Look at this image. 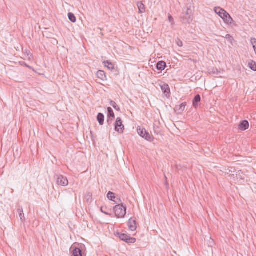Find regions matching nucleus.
<instances>
[{"mask_svg": "<svg viewBox=\"0 0 256 256\" xmlns=\"http://www.w3.org/2000/svg\"><path fill=\"white\" fill-rule=\"evenodd\" d=\"M107 209V208L106 206H102L101 208H100V210L101 212L104 214H105L106 215H108V216H110V214L106 212L105 210H106Z\"/></svg>", "mask_w": 256, "mask_h": 256, "instance_id": "cd10ccee", "label": "nucleus"}, {"mask_svg": "<svg viewBox=\"0 0 256 256\" xmlns=\"http://www.w3.org/2000/svg\"><path fill=\"white\" fill-rule=\"evenodd\" d=\"M186 106V102H184L181 104L180 105L178 106V108L177 106L176 107V108L182 112L184 110Z\"/></svg>", "mask_w": 256, "mask_h": 256, "instance_id": "4be33fe9", "label": "nucleus"}, {"mask_svg": "<svg viewBox=\"0 0 256 256\" xmlns=\"http://www.w3.org/2000/svg\"><path fill=\"white\" fill-rule=\"evenodd\" d=\"M249 68L253 71H256V62L254 60H251L248 64Z\"/></svg>", "mask_w": 256, "mask_h": 256, "instance_id": "412c9836", "label": "nucleus"}, {"mask_svg": "<svg viewBox=\"0 0 256 256\" xmlns=\"http://www.w3.org/2000/svg\"><path fill=\"white\" fill-rule=\"evenodd\" d=\"M250 42L256 54V38H250Z\"/></svg>", "mask_w": 256, "mask_h": 256, "instance_id": "a878e982", "label": "nucleus"}, {"mask_svg": "<svg viewBox=\"0 0 256 256\" xmlns=\"http://www.w3.org/2000/svg\"><path fill=\"white\" fill-rule=\"evenodd\" d=\"M115 236H118L121 240L128 244H134L136 242V238L130 237L126 234H122L119 232H116L115 234Z\"/></svg>", "mask_w": 256, "mask_h": 256, "instance_id": "39448f33", "label": "nucleus"}, {"mask_svg": "<svg viewBox=\"0 0 256 256\" xmlns=\"http://www.w3.org/2000/svg\"><path fill=\"white\" fill-rule=\"evenodd\" d=\"M68 18L72 22H76V18L74 14L72 12L68 13Z\"/></svg>", "mask_w": 256, "mask_h": 256, "instance_id": "aec40b11", "label": "nucleus"}, {"mask_svg": "<svg viewBox=\"0 0 256 256\" xmlns=\"http://www.w3.org/2000/svg\"><path fill=\"white\" fill-rule=\"evenodd\" d=\"M176 41V44L178 46H180V47L182 46L183 44H182V42L181 40L178 38V40Z\"/></svg>", "mask_w": 256, "mask_h": 256, "instance_id": "c756f323", "label": "nucleus"}, {"mask_svg": "<svg viewBox=\"0 0 256 256\" xmlns=\"http://www.w3.org/2000/svg\"><path fill=\"white\" fill-rule=\"evenodd\" d=\"M107 198H108L112 201H114V200H116V197L115 196V194L112 192H109L107 194Z\"/></svg>", "mask_w": 256, "mask_h": 256, "instance_id": "6ab92c4d", "label": "nucleus"}, {"mask_svg": "<svg viewBox=\"0 0 256 256\" xmlns=\"http://www.w3.org/2000/svg\"><path fill=\"white\" fill-rule=\"evenodd\" d=\"M161 90L167 98H170V91L169 86L167 84H163L160 85Z\"/></svg>", "mask_w": 256, "mask_h": 256, "instance_id": "6e6552de", "label": "nucleus"}, {"mask_svg": "<svg viewBox=\"0 0 256 256\" xmlns=\"http://www.w3.org/2000/svg\"><path fill=\"white\" fill-rule=\"evenodd\" d=\"M97 76L102 80H106V76L103 70H98L97 72Z\"/></svg>", "mask_w": 256, "mask_h": 256, "instance_id": "dca6fc26", "label": "nucleus"}, {"mask_svg": "<svg viewBox=\"0 0 256 256\" xmlns=\"http://www.w3.org/2000/svg\"><path fill=\"white\" fill-rule=\"evenodd\" d=\"M114 211L118 218H124L126 214V206L124 204H120L114 207Z\"/></svg>", "mask_w": 256, "mask_h": 256, "instance_id": "7ed1b4c3", "label": "nucleus"}, {"mask_svg": "<svg viewBox=\"0 0 256 256\" xmlns=\"http://www.w3.org/2000/svg\"><path fill=\"white\" fill-rule=\"evenodd\" d=\"M114 118H108V120H107V122L108 124V125H110L112 124V121L113 120H114Z\"/></svg>", "mask_w": 256, "mask_h": 256, "instance_id": "2f4dec72", "label": "nucleus"}, {"mask_svg": "<svg viewBox=\"0 0 256 256\" xmlns=\"http://www.w3.org/2000/svg\"><path fill=\"white\" fill-rule=\"evenodd\" d=\"M96 118H97V120H98L99 124L100 126H102L104 124V116L103 114L100 113V112L98 113L97 116Z\"/></svg>", "mask_w": 256, "mask_h": 256, "instance_id": "4468645a", "label": "nucleus"}, {"mask_svg": "<svg viewBox=\"0 0 256 256\" xmlns=\"http://www.w3.org/2000/svg\"><path fill=\"white\" fill-rule=\"evenodd\" d=\"M168 19L169 22H171L172 25H173L174 24V19L170 14H168Z\"/></svg>", "mask_w": 256, "mask_h": 256, "instance_id": "c85d7f7f", "label": "nucleus"}, {"mask_svg": "<svg viewBox=\"0 0 256 256\" xmlns=\"http://www.w3.org/2000/svg\"><path fill=\"white\" fill-rule=\"evenodd\" d=\"M138 134L143 138L150 142L153 140V136L148 132L144 128L138 126L137 129Z\"/></svg>", "mask_w": 256, "mask_h": 256, "instance_id": "20e7f679", "label": "nucleus"}, {"mask_svg": "<svg viewBox=\"0 0 256 256\" xmlns=\"http://www.w3.org/2000/svg\"><path fill=\"white\" fill-rule=\"evenodd\" d=\"M18 211L19 213V215H20V218L22 222L24 220V214L23 212V210H22V208H19L18 209Z\"/></svg>", "mask_w": 256, "mask_h": 256, "instance_id": "5701e85b", "label": "nucleus"}, {"mask_svg": "<svg viewBox=\"0 0 256 256\" xmlns=\"http://www.w3.org/2000/svg\"><path fill=\"white\" fill-rule=\"evenodd\" d=\"M108 118H115V115L112 109L110 107L108 108Z\"/></svg>", "mask_w": 256, "mask_h": 256, "instance_id": "a211bd4d", "label": "nucleus"}, {"mask_svg": "<svg viewBox=\"0 0 256 256\" xmlns=\"http://www.w3.org/2000/svg\"><path fill=\"white\" fill-rule=\"evenodd\" d=\"M166 66V62L164 61H160L157 63L156 68L158 70L162 71L165 69Z\"/></svg>", "mask_w": 256, "mask_h": 256, "instance_id": "f8f14e48", "label": "nucleus"}, {"mask_svg": "<svg viewBox=\"0 0 256 256\" xmlns=\"http://www.w3.org/2000/svg\"><path fill=\"white\" fill-rule=\"evenodd\" d=\"M116 200H114V202H115L116 204H122V200L120 198H116Z\"/></svg>", "mask_w": 256, "mask_h": 256, "instance_id": "7c9ffc66", "label": "nucleus"}, {"mask_svg": "<svg viewBox=\"0 0 256 256\" xmlns=\"http://www.w3.org/2000/svg\"><path fill=\"white\" fill-rule=\"evenodd\" d=\"M124 125L122 124L121 118H118L114 124L115 130L120 134H122L124 132Z\"/></svg>", "mask_w": 256, "mask_h": 256, "instance_id": "0eeeda50", "label": "nucleus"}, {"mask_svg": "<svg viewBox=\"0 0 256 256\" xmlns=\"http://www.w3.org/2000/svg\"><path fill=\"white\" fill-rule=\"evenodd\" d=\"M110 105L112 106L116 110H118V111H120V107L118 106L116 104V103L112 100H110Z\"/></svg>", "mask_w": 256, "mask_h": 256, "instance_id": "b1692460", "label": "nucleus"}, {"mask_svg": "<svg viewBox=\"0 0 256 256\" xmlns=\"http://www.w3.org/2000/svg\"><path fill=\"white\" fill-rule=\"evenodd\" d=\"M105 66L107 67L110 70H113L114 69V65L110 61L106 60L104 61L103 62Z\"/></svg>", "mask_w": 256, "mask_h": 256, "instance_id": "2eb2a0df", "label": "nucleus"}, {"mask_svg": "<svg viewBox=\"0 0 256 256\" xmlns=\"http://www.w3.org/2000/svg\"><path fill=\"white\" fill-rule=\"evenodd\" d=\"M128 225L129 230L131 231H134L137 228V222L135 218H130L128 220Z\"/></svg>", "mask_w": 256, "mask_h": 256, "instance_id": "1a4fd4ad", "label": "nucleus"}, {"mask_svg": "<svg viewBox=\"0 0 256 256\" xmlns=\"http://www.w3.org/2000/svg\"><path fill=\"white\" fill-rule=\"evenodd\" d=\"M192 10L190 8H187L186 11L183 10L181 16L180 20L184 24H190L193 20Z\"/></svg>", "mask_w": 256, "mask_h": 256, "instance_id": "f03ea898", "label": "nucleus"}, {"mask_svg": "<svg viewBox=\"0 0 256 256\" xmlns=\"http://www.w3.org/2000/svg\"><path fill=\"white\" fill-rule=\"evenodd\" d=\"M137 6H138L140 13H143L145 12V6L142 4V2H138Z\"/></svg>", "mask_w": 256, "mask_h": 256, "instance_id": "f3484780", "label": "nucleus"}, {"mask_svg": "<svg viewBox=\"0 0 256 256\" xmlns=\"http://www.w3.org/2000/svg\"><path fill=\"white\" fill-rule=\"evenodd\" d=\"M231 44H233L232 42L234 40L233 37L231 36L230 34H228L224 37Z\"/></svg>", "mask_w": 256, "mask_h": 256, "instance_id": "bb28decb", "label": "nucleus"}, {"mask_svg": "<svg viewBox=\"0 0 256 256\" xmlns=\"http://www.w3.org/2000/svg\"><path fill=\"white\" fill-rule=\"evenodd\" d=\"M201 100V98L200 94H196L192 100V105L194 108H196L198 106V104Z\"/></svg>", "mask_w": 256, "mask_h": 256, "instance_id": "ddd939ff", "label": "nucleus"}, {"mask_svg": "<svg viewBox=\"0 0 256 256\" xmlns=\"http://www.w3.org/2000/svg\"><path fill=\"white\" fill-rule=\"evenodd\" d=\"M82 250L79 248H75L72 252V256H84Z\"/></svg>", "mask_w": 256, "mask_h": 256, "instance_id": "9b49d317", "label": "nucleus"}, {"mask_svg": "<svg viewBox=\"0 0 256 256\" xmlns=\"http://www.w3.org/2000/svg\"><path fill=\"white\" fill-rule=\"evenodd\" d=\"M214 11L226 24L234 26H236V22L233 20L230 14L224 9L220 7H216L214 8Z\"/></svg>", "mask_w": 256, "mask_h": 256, "instance_id": "f257e3e1", "label": "nucleus"}, {"mask_svg": "<svg viewBox=\"0 0 256 256\" xmlns=\"http://www.w3.org/2000/svg\"><path fill=\"white\" fill-rule=\"evenodd\" d=\"M210 74H218L220 73V72L216 68H213L210 70H209Z\"/></svg>", "mask_w": 256, "mask_h": 256, "instance_id": "393cba45", "label": "nucleus"}, {"mask_svg": "<svg viewBox=\"0 0 256 256\" xmlns=\"http://www.w3.org/2000/svg\"><path fill=\"white\" fill-rule=\"evenodd\" d=\"M249 128V122L247 120H242L238 125V128L242 131H244Z\"/></svg>", "mask_w": 256, "mask_h": 256, "instance_id": "9d476101", "label": "nucleus"}, {"mask_svg": "<svg viewBox=\"0 0 256 256\" xmlns=\"http://www.w3.org/2000/svg\"><path fill=\"white\" fill-rule=\"evenodd\" d=\"M54 178L56 180V183L58 185L66 186L68 184V181L66 177L57 174L54 176Z\"/></svg>", "mask_w": 256, "mask_h": 256, "instance_id": "423d86ee", "label": "nucleus"}]
</instances>
